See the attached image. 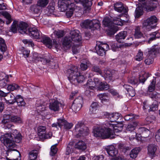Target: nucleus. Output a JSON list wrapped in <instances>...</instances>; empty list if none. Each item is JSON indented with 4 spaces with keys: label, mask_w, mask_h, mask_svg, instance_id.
<instances>
[{
    "label": "nucleus",
    "mask_w": 160,
    "mask_h": 160,
    "mask_svg": "<svg viewBox=\"0 0 160 160\" xmlns=\"http://www.w3.org/2000/svg\"><path fill=\"white\" fill-rule=\"evenodd\" d=\"M42 9L37 4L32 5L30 7V10L31 12L35 14L39 13Z\"/></svg>",
    "instance_id": "obj_36"
},
{
    "label": "nucleus",
    "mask_w": 160,
    "mask_h": 160,
    "mask_svg": "<svg viewBox=\"0 0 160 160\" xmlns=\"http://www.w3.org/2000/svg\"><path fill=\"white\" fill-rule=\"evenodd\" d=\"M29 160H35L37 158L38 152L36 150H32L29 152Z\"/></svg>",
    "instance_id": "obj_40"
},
{
    "label": "nucleus",
    "mask_w": 160,
    "mask_h": 160,
    "mask_svg": "<svg viewBox=\"0 0 160 160\" xmlns=\"http://www.w3.org/2000/svg\"><path fill=\"white\" fill-rule=\"evenodd\" d=\"M10 116L11 115L9 114H4L1 123L6 126L7 124L9 123L10 121Z\"/></svg>",
    "instance_id": "obj_37"
},
{
    "label": "nucleus",
    "mask_w": 160,
    "mask_h": 160,
    "mask_svg": "<svg viewBox=\"0 0 160 160\" xmlns=\"http://www.w3.org/2000/svg\"><path fill=\"white\" fill-rule=\"evenodd\" d=\"M124 21L120 18L118 17H114L113 19V24L119 26L123 25Z\"/></svg>",
    "instance_id": "obj_47"
},
{
    "label": "nucleus",
    "mask_w": 160,
    "mask_h": 160,
    "mask_svg": "<svg viewBox=\"0 0 160 160\" xmlns=\"http://www.w3.org/2000/svg\"><path fill=\"white\" fill-rule=\"evenodd\" d=\"M106 116L107 118L110 120V122L112 123V122H117V120L119 118H121V115L118 113H107Z\"/></svg>",
    "instance_id": "obj_16"
},
{
    "label": "nucleus",
    "mask_w": 160,
    "mask_h": 160,
    "mask_svg": "<svg viewBox=\"0 0 160 160\" xmlns=\"http://www.w3.org/2000/svg\"><path fill=\"white\" fill-rule=\"evenodd\" d=\"M19 88L18 86L15 84H12L8 85L7 87V89L9 91H13Z\"/></svg>",
    "instance_id": "obj_59"
},
{
    "label": "nucleus",
    "mask_w": 160,
    "mask_h": 160,
    "mask_svg": "<svg viewBox=\"0 0 160 160\" xmlns=\"http://www.w3.org/2000/svg\"><path fill=\"white\" fill-rule=\"evenodd\" d=\"M7 19L6 23L7 24H9L12 21L10 15L7 12L2 11L0 12Z\"/></svg>",
    "instance_id": "obj_38"
},
{
    "label": "nucleus",
    "mask_w": 160,
    "mask_h": 160,
    "mask_svg": "<svg viewBox=\"0 0 160 160\" xmlns=\"http://www.w3.org/2000/svg\"><path fill=\"white\" fill-rule=\"evenodd\" d=\"M143 14V10L140 8L138 7L135 11V17L138 18Z\"/></svg>",
    "instance_id": "obj_51"
},
{
    "label": "nucleus",
    "mask_w": 160,
    "mask_h": 160,
    "mask_svg": "<svg viewBox=\"0 0 160 160\" xmlns=\"http://www.w3.org/2000/svg\"><path fill=\"white\" fill-rule=\"evenodd\" d=\"M73 103L82 106L83 103V98L81 96L78 97L74 100Z\"/></svg>",
    "instance_id": "obj_49"
},
{
    "label": "nucleus",
    "mask_w": 160,
    "mask_h": 160,
    "mask_svg": "<svg viewBox=\"0 0 160 160\" xmlns=\"http://www.w3.org/2000/svg\"><path fill=\"white\" fill-rule=\"evenodd\" d=\"M103 24L105 27H107V34L111 36L113 35L118 30V27L115 26L110 19L108 17L105 18L103 21Z\"/></svg>",
    "instance_id": "obj_5"
},
{
    "label": "nucleus",
    "mask_w": 160,
    "mask_h": 160,
    "mask_svg": "<svg viewBox=\"0 0 160 160\" xmlns=\"http://www.w3.org/2000/svg\"><path fill=\"white\" fill-rule=\"evenodd\" d=\"M74 5L70 0H59L58 2V6L61 12H64L68 9Z\"/></svg>",
    "instance_id": "obj_8"
},
{
    "label": "nucleus",
    "mask_w": 160,
    "mask_h": 160,
    "mask_svg": "<svg viewBox=\"0 0 160 160\" xmlns=\"http://www.w3.org/2000/svg\"><path fill=\"white\" fill-rule=\"evenodd\" d=\"M91 71L95 72L98 73L100 75H101L102 74V70L100 68L99 66L96 65H93L92 66L91 68Z\"/></svg>",
    "instance_id": "obj_55"
},
{
    "label": "nucleus",
    "mask_w": 160,
    "mask_h": 160,
    "mask_svg": "<svg viewBox=\"0 0 160 160\" xmlns=\"http://www.w3.org/2000/svg\"><path fill=\"white\" fill-rule=\"evenodd\" d=\"M114 9L119 12H127V8L124 7L123 5L121 2L115 3L114 5Z\"/></svg>",
    "instance_id": "obj_17"
},
{
    "label": "nucleus",
    "mask_w": 160,
    "mask_h": 160,
    "mask_svg": "<svg viewBox=\"0 0 160 160\" xmlns=\"http://www.w3.org/2000/svg\"><path fill=\"white\" fill-rule=\"evenodd\" d=\"M140 150L141 149L140 147L135 148L132 149L129 154L130 158L133 159L136 158Z\"/></svg>",
    "instance_id": "obj_30"
},
{
    "label": "nucleus",
    "mask_w": 160,
    "mask_h": 160,
    "mask_svg": "<svg viewBox=\"0 0 160 160\" xmlns=\"http://www.w3.org/2000/svg\"><path fill=\"white\" fill-rule=\"evenodd\" d=\"M73 144V142H70L67 147L66 151V154L67 155H69L72 152V145Z\"/></svg>",
    "instance_id": "obj_62"
},
{
    "label": "nucleus",
    "mask_w": 160,
    "mask_h": 160,
    "mask_svg": "<svg viewBox=\"0 0 160 160\" xmlns=\"http://www.w3.org/2000/svg\"><path fill=\"white\" fill-rule=\"evenodd\" d=\"M66 75L68 80L71 83V81L76 78L77 76L79 74L78 68L75 66L68 69L66 72Z\"/></svg>",
    "instance_id": "obj_7"
},
{
    "label": "nucleus",
    "mask_w": 160,
    "mask_h": 160,
    "mask_svg": "<svg viewBox=\"0 0 160 160\" xmlns=\"http://www.w3.org/2000/svg\"><path fill=\"white\" fill-rule=\"evenodd\" d=\"M86 85L88 87L91 89L93 90L95 88L96 86L94 82L92 81V79L88 80L86 83Z\"/></svg>",
    "instance_id": "obj_50"
},
{
    "label": "nucleus",
    "mask_w": 160,
    "mask_h": 160,
    "mask_svg": "<svg viewBox=\"0 0 160 160\" xmlns=\"http://www.w3.org/2000/svg\"><path fill=\"white\" fill-rule=\"evenodd\" d=\"M158 19L155 16H152L144 20L142 27L144 30L149 31L154 28L156 25Z\"/></svg>",
    "instance_id": "obj_6"
},
{
    "label": "nucleus",
    "mask_w": 160,
    "mask_h": 160,
    "mask_svg": "<svg viewBox=\"0 0 160 160\" xmlns=\"http://www.w3.org/2000/svg\"><path fill=\"white\" fill-rule=\"evenodd\" d=\"M32 58L33 60L35 61H39V60H41V62H44L45 64L48 62L49 61V60L46 59L42 58L41 56L39 55L36 52L33 53Z\"/></svg>",
    "instance_id": "obj_27"
},
{
    "label": "nucleus",
    "mask_w": 160,
    "mask_h": 160,
    "mask_svg": "<svg viewBox=\"0 0 160 160\" xmlns=\"http://www.w3.org/2000/svg\"><path fill=\"white\" fill-rule=\"evenodd\" d=\"M92 20H86L82 22L81 25L83 28L91 29L92 28Z\"/></svg>",
    "instance_id": "obj_32"
},
{
    "label": "nucleus",
    "mask_w": 160,
    "mask_h": 160,
    "mask_svg": "<svg viewBox=\"0 0 160 160\" xmlns=\"http://www.w3.org/2000/svg\"><path fill=\"white\" fill-rule=\"evenodd\" d=\"M107 126L105 125L102 127H98L95 128L93 131L94 136L96 137H100L103 139L113 138L112 137V132L110 131Z\"/></svg>",
    "instance_id": "obj_2"
},
{
    "label": "nucleus",
    "mask_w": 160,
    "mask_h": 160,
    "mask_svg": "<svg viewBox=\"0 0 160 160\" xmlns=\"http://www.w3.org/2000/svg\"><path fill=\"white\" fill-rule=\"evenodd\" d=\"M160 37V35L159 33H157L156 32H154L150 35L149 40H154L159 38Z\"/></svg>",
    "instance_id": "obj_53"
},
{
    "label": "nucleus",
    "mask_w": 160,
    "mask_h": 160,
    "mask_svg": "<svg viewBox=\"0 0 160 160\" xmlns=\"http://www.w3.org/2000/svg\"><path fill=\"white\" fill-rule=\"evenodd\" d=\"M16 102L19 107L24 106L26 103L22 97L20 95H17L16 96Z\"/></svg>",
    "instance_id": "obj_31"
},
{
    "label": "nucleus",
    "mask_w": 160,
    "mask_h": 160,
    "mask_svg": "<svg viewBox=\"0 0 160 160\" xmlns=\"http://www.w3.org/2000/svg\"><path fill=\"white\" fill-rule=\"evenodd\" d=\"M28 27V25L25 22H21L18 24L17 22L14 21L12 24L10 30L13 33H16L18 30L20 33L23 34L26 32Z\"/></svg>",
    "instance_id": "obj_4"
},
{
    "label": "nucleus",
    "mask_w": 160,
    "mask_h": 160,
    "mask_svg": "<svg viewBox=\"0 0 160 160\" xmlns=\"http://www.w3.org/2000/svg\"><path fill=\"white\" fill-rule=\"evenodd\" d=\"M127 34L126 31L121 32L116 36V39L117 40L124 39L127 36Z\"/></svg>",
    "instance_id": "obj_42"
},
{
    "label": "nucleus",
    "mask_w": 160,
    "mask_h": 160,
    "mask_svg": "<svg viewBox=\"0 0 160 160\" xmlns=\"http://www.w3.org/2000/svg\"><path fill=\"white\" fill-rule=\"evenodd\" d=\"M7 154L6 159L7 160H20L19 158L21 154L17 150L14 149L9 150L7 152Z\"/></svg>",
    "instance_id": "obj_9"
},
{
    "label": "nucleus",
    "mask_w": 160,
    "mask_h": 160,
    "mask_svg": "<svg viewBox=\"0 0 160 160\" xmlns=\"http://www.w3.org/2000/svg\"><path fill=\"white\" fill-rule=\"evenodd\" d=\"M156 7V4L152 2H149L148 3H144L143 6L148 11H152Z\"/></svg>",
    "instance_id": "obj_21"
},
{
    "label": "nucleus",
    "mask_w": 160,
    "mask_h": 160,
    "mask_svg": "<svg viewBox=\"0 0 160 160\" xmlns=\"http://www.w3.org/2000/svg\"><path fill=\"white\" fill-rule=\"evenodd\" d=\"M46 128L45 126H39L38 128V135L41 138L44 135L46 132Z\"/></svg>",
    "instance_id": "obj_35"
},
{
    "label": "nucleus",
    "mask_w": 160,
    "mask_h": 160,
    "mask_svg": "<svg viewBox=\"0 0 160 160\" xmlns=\"http://www.w3.org/2000/svg\"><path fill=\"white\" fill-rule=\"evenodd\" d=\"M143 34L140 31V28L139 26L137 27L135 29V33L134 37L136 39H139L142 37Z\"/></svg>",
    "instance_id": "obj_43"
},
{
    "label": "nucleus",
    "mask_w": 160,
    "mask_h": 160,
    "mask_svg": "<svg viewBox=\"0 0 160 160\" xmlns=\"http://www.w3.org/2000/svg\"><path fill=\"white\" fill-rule=\"evenodd\" d=\"M77 78L71 81V83L74 85H77L79 83L82 82L85 79L83 75H81L79 72V74L77 76Z\"/></svg>",
    "instance_id": "obj_28"
},
{
    "label": "nucleus",
    "mask_w": 160,
    "mask_h": 160,
    "mask_svg": "<svg viewBox=\"0 0 160 160\" xmlns=\"http://www.w3.org/2000/svg\"><path fill=\"white\" fill-rule=\"evenodd\" d=\"M71 41H63L62 46L64 49L67 50L70 48L72 45Z\"/></svg>",
    "instance_id": "obj_44"
},
{
    "label": "nucleus",
    "mask_w": 160,
    "mask_h": 160,
    "mask_svg": "<svg viewBox=\"0 0 160 160\" xmlns=\"http://www.w3.org/2000/svg\"><path fill=\"white\" fill-rule=\"evenodd\" d=\"M69 37H65L64 40H81V37L78 30L72 31Z\"/></svg>",
    "instance_id": "obj_11"
},
{
    "label": "nucleus",
    "mask_w": 160,
    "mask_h": 160,
    "mask_svg": "<svg viewBox=\"0 0 160 160\" xmlns=\"http://www.w3.org/2000/svg\"><path fill=\"white\" fill-rule=\"evenodd\" d=\"M124 88L127 91V94L129 96L132 97L135 95V91L133 87L128 85H124Z\"/></svg>",
    "instance_id": "obj_25"
},
{
    "label": "nucleus",
    "mask_w": 160,
    "mask_h": 160,
    "mask_svg": "<svg viewBox=\"0 0 160 160\" xmlns=\"http://www.w3.org/2000/svg\"><path fill=\"white\" fill-rule=\"evenodd\" d=\"M57 144L52 146L51 148V152H50V154L52 156H54L57 153L58 150V149L56 148Z\"/></svg>",
    "instance_id": "obj_61"
},
{
    "label": "nucleus",
    "mask_w": 160,
    "mask_h": 160,
    "mask_svg": "<svg viewBox=\"0 0 160 160\" xmlns=\"http://www.w3.org/2000/svg\"><path fill=\"white\" fill-rule=\"evenodd\" d=\"M158 103L156 101L154 102L150 106L149 111H155L158 109Z\"/></svg>",
    "instance_id": "obj_57"
},
{
    "label": "nucleus",
    "mask_w": 160,
    "mask_h": 160,
    "mask_svg": "<svg viewBox=\"0 0 160 160\" xmlns=\"http://www.w3.org/2000/svg\"><path fill=\"white\" fill-rule=\"evenodd\" d=\"M105 149L108 154L111 157H114L118 154L117 150L113 146L111 145L107 147Z\"/></svg>",
    "instance_id": "obj_19"
},
{
    "label": "nucleus",
    "mask_w": 160,
    "mask_h": 160,
    "mask_svg": "<svg viewBox=\"0 0 160 160\" xmlns=\"http://www.w3.org/2000/svg\"><path fill=\"white\" fill-rule=\"evenodd\" d=\"M61 105V103L58 101L54 100L50 103L49 108L51 110L54 112L58 111L59 110Z\"/></svg>",
    "instance_id": "obj_15"
},
{
    "label": "nucleus",
    "mask_w": 160,
    "mask_h": 160,
    "mask_svg": "<svg viewBox=\"0 0 160 160\" xmlns=\"http://www.w3.org/2000/svg\"><path fill=\"white\" fill-rule=\"evenodd\" d=\"M150 75L148 72H142L140 75L139 80L140 82L144 83L147 78L150 76Z\"/></svg>",
    "instance_id": "obj_34"
},
{
    "label": "nucleus",
    "mask_w": 160,
    "mask_h": 160,
    "mask_svg": "<svg viewBox=\"0 0 160 160\" xmlns=\"http://www.w3.org/2000/svg\"><path fill=\"white\" fill-rule=\"evenodd\" d=\"M37 106V110L40 114H42V112L46 110V104L45 102L41 104L39 106Z\"/></svg>",
    "instance_id": "obj_45"
},
{
    "label": "nucleus",
    "mask_w": 160,
    "mask_h": 160,
    "mask_svg": "<svg viewBox=\"0 0 160 160\" xmlns=\"http://www.w3.org/2000/svg\"><path fill=\"white\" fill-rule=\"evenodd\" d=\"M82 106L78 105L75 103H72L71 108L72 110L75 112L79 111L82 108Z\"/></svg>",
    "instance_id": "obj_63"
},
{
    "label": "nucleus",
    "mask_w": 160,
    "mask_h": 160,
    "mask_svg": "<svg viewBox=\"0 0 160 160\" xmlns=\"http://www.w3.org/2000/svg\"><path fill=\"white\" fill-rule=\"evenodd\" d=\"M41 42L45 45L48 48H51L53 46L57 48L58 46V44L56 41H41Z\"/></svg>",
    "instance_id": "obj_23"
},
{
    "label": "nucleus",
    "mask_w": 160,
    "mask_h": 160,
    "mask_svg": "<svg viewBox=\"0 0 160 160\" xmlns=\"http://www.w3.org/2000/svg\"><path fill=\"white\" fill-rule=\"evenodd\" d=\"M156 82L155 80L153 79L148 87V90L149 92H152L154 90Z\"/></svg>",
    "instance_id": "obj_54"
},
{
    "label": "nucleus",
    "mask_w": 160,
    "mask_h": 160,
    "mask_svg": "<svg viewBox=\"0 0 160 160\" xmlns=\"http://www.w3.org/2000/svg\"><path fill=\"white\" fill-rule=\"evenodd\" d=\"M138 132L144 138H146L148 137L150 133L149 130L144 127L139 128Z\"/></svg>",
    "instance_id": "obj_22"
},
{
    "label": "nucleus",
    "mask_w": 160,
    "mask_h": 160,
    "mask_svg": "<svg viewBox=\"0 0 160 160\" xmlns=\"http://www.w3.org/2000/svg\"><path fill=\"white\" fill-rule=\"evenodd\" d=\"M48 2V0H38L37 4L42 9L46 7Z\"/></svg>",
    "instance_id": "obj_41"
},
{
    "label": "nucleus",
    "mask_w": 160,
    "mask_h": 160,
    "mask_svg": "<svg viewBox=\"0 0 160 160\" xmlns=\"http://www.w3.org/2000/svg\"><path fill=\"white\" fill-rule=\"evenodd\" d=\"M4 74V73H0V87H4L7 85V82L8 81V76H5V78H1V76Z\"/></svg>",
    "instance_id": "obj_33"
},
{
    "label": "nucleus",
    "mask_w": 160,
    "mask_h": 160,
    "mask_svg": "<svg viewBox=\"0 0 160 160\" xmlns=\"http://www.w3.org/2000/svg\"><path fill=\"white\" fill-rule=\"evenodd\" d=\"M158 52V50L154 47H152L149 51V56L152 58L148 57L144 61L145 63L147 65H150L152 63L153 61V58L155 57L156 54Z\"/></svg>",
    "instance_id": "obj_12"
},
{
    "label": "nucleus",
    "mask_w": 160,
    "mask_h": 160,
    "mask_svg": "<svg viewBox=\"0 0 160 160\" xmlns=\"http://www.w3.org/2000/svg\"><path fill=\"white\" fill-rule=\"evenodd\" d=\"M75 147L78 149L83 151L86 149L87 146L84 142L82 141H79L76 143Z\"/></svg>",
    "instance_id": "obj_26"
},
{
    "label": "nucleus",
    "mask_w": 160,
    "mask_h": 160,
    "mask_svg": "<svg viewBox=\"0 0 160 160\" xmlns=\"http://www.w3.org/2000/svg\"><path fill=\"white\" fill-rule=\"evenodd\" d=\"M90 63L87 59H84L82 61L80 64L81 69L82 70H86L88 67Z\"/></svg>",
    "instance_id": "obj_29"
},
{
    "label": "nucleus",
    "mask_w": 160,
    "mask_h": 160,
    "mask_svg": "<svg viewBox=\"0 0 160 160\" xmlns=\"http://www.w3.org/2000/svg\"><path fill=\"white\" fill-rule=\"evenodd\" d=\"M5 99L7 102L11 104H13L16 102V97L11 92L7 93Z\"/></svg>",
    "instance_id": "obj_20"
},
{
    "label": "nucleus",
    "mask_w": 160,
    "mask_h": 160,
    "mask_svg": "<svg viewBox=\"0 0 160 160\" xmlns=\"http://www.w3.org/2000/svg\"><path fill=\"white\" fill-rule=\"evenodd\" d=\"M66 12V15L68 18H70L72 16L73 14V12L74 10L73 6L70 7L68 9Z\"/></svg>",
    "instance_id": "obj_60"
},
{
    "label": "nucleus",
    "mask_w": 160,
    "mask_h": 160,
    "mask_svg": "<svg viewBox=\"0 0 160 160\" xmlns=\"http://www.w3.org/2000/svg\"><path fill=\"white\" fill-rule=\"evenodd\" d=\"M7 47L4 41H0V50L2 52H5L7 49Z\"/></svg>",
    "instance_id": "obj_64"
},
{
    "label": "nucleus",
    "mask_w": 160,
    "mask_h": 160,
    "mask_svg": "<svg viewBox=\"0 0 160 160\" xmlns=\"http://www.w3.org/2000/svg\"><path fill=\"white\" fill-rule=\"evenodd\" d=\"M143 58V52L140 50L138 51V52L135 57V59L138 61H141Z\"/></svg>",
    "instance_id": "obj_58"
},
{
    "label": "nucleus",
    "mask_w": 160,
    "mask_h": 160,
    "mask_svg": "<svg viewBox=\"0 0 160 160\" xmlns=\"http://www.w3.org/2000/svg\"><path fill=\"white\" fill-rule=\"evenodd\" d=\"M10 119L11 122L14 123H21L22 122L21 118L17 116L11 115Z\"/></svg>",
    "instance_id": "obj_48"
},
{
    "label": "nucleus",
    "mask_w": 160,
    "mask_h": 160,
    "mask_svg": "<svg viewBox=\"0 0 160 160\" xmlns=\"http://www.w3.org/2000/svg\"><path fill=\"white\" fill-rule=\"evenodd\" d=\"M99 86V89L100 90H107L109 88V85L106 83L104 82H101Z\"/></svg>",
    "instance_id": "obj_56"
},
{
    "label": "nucleus",
    "mask_w": 160,
    "mask_h": 160,
    "mask_svg": "<svg viewBox=\"0 0 160 160\" xmlns=\"http://www.w3.org/2000/svg\"><path fill=\"white\" fill-rule=\"evenodd\" d=\"M12 134L6 133L2 135L0 137L1 142L7 148H10L13 147L15 145V143L12 139L13 138L18 139L19 140L21 138V134L18 132L16 129L12 131Z\"/></svg>",
    "instance_id": "obj_1"
},
{
    "label": "nucleus",
    "mask_w": 160,
    "mask_h": 160,
    "mask_svg": "<svg viewBox=\"0 0 160 160\" xmlns=\"http://www.w3.org/2000/svg\"><path fill=\"white\" fill-rule=\"evenodd\" d=\"M158 148L157 146L154 144H149L148 147V154L151 158L156 156V152Z\"/></svg>",
    "instance_id": "obj_14"
},
{
    "label": "nucleus",
    "mask_w": 160,
    "mask_h": 160,
    "mask_svg": "<svg viewBox=\"0 0 160 160\" xmlns=\"http://www.w3.org/2000/svg\"><path fill=\"white\" fill-rule=\"evenodd\" d=\"M105 125L107 126V128H108L110 130V131H112V137H113L114 133L115 132H121V131L119 130L118 127H116V126L113 124L110 123V122H107L105 123Z\"/></svg>",
    "instance_id": "obj_18"
},
{
    "label": "nucleus",
    "mask_w": 160,
    "mask_h": 160,
    "mask_svg": "<svg viewBox=\"0 0 160 160\" xmlns=\"http://www.w3.org/2000/svg\"><path fill=\"white\" fill-rule=\"evenodd\" d=\"M104 77L106 81L108 82L113 80V79H118L119 78V74L117 71L112 70L111 72L107 71L105 73Z\"/></svg>",
    "instance_id": "obj_10"
},
{
    "label": "nucleus",
    "mask_w": 160,
    "mask_h": 160,
    "mask_svg": "<svg viewBox=\"0 0 160 160\" xmlns=\"http://www.w3.org/2000/svg\"><path fill=\"white\" fill-rule=\"evenodd\" d=\"M25 33H28L32 38L38 39L39 38L40 33L38 30L35 27H31L28 28V30Z\"/></svg>",
    "instance_id": "obj_13"
},
{
    "label": "nucleus",
    "mask_w": 160,
    "mask_h": 160,
    "mask_svg": "<svg viewBox=\"0 0 160 160\" xmlns=\"http://www.w3.org/2000/svg\"><path fill=\"white\" fill-rule=\"evenodd\" d=\"M98 105L97 102H93L91 105L89 109V113L91 114H96L98 112Z\"/></svg>",
    "instance_id": "obj_24"
},
{
    "label": "nucleus",
    "mask_w": 160,
    "mask_h": 160,
    "mask_svg": "<svg viewBox=\"0 0 160 160\" xmlns=\"http://www.w3.org/2000/svg\"><path fill=\"white\" fill-rule=\"evenodd\" d=\"M89 132L88 128L85 126L83 122H79L75 126L74 133L76 138H78L88 135Z\"/></svg>",
    "instance_id": "obj_3"
},
{
    "label": "nucleus",
    "mask_w": 160,
    "mask_h": 160,
    "mask_svg": "<svg viewBox=\"0 0 160 160\" xmlns=\"http://www.w3.org/2000/svg\"><path fill=\"white\" fill-rule=\"evenodd\" d=\"M100 25L99 21L97 20H93L92 21V28H93L96 29L100 28Z\"/></svg>",
    "instance_id": "obj_52"
},
{
    "label": "nucleus",
    "mask_w": 160,
    "mask_h": 160,
    "mask_svg": "<svg viewBox=\"0 0 160 160\" xmlns=\"http://www.w3.org/2000/svg\"><path fill=\"white\" fill-rule=\"evenodd\" d=\"M92 0H83L82 4L83 7L87 8L90 7L92 4Z\"/></svg>",
    "instance_id": "obj_46"
},
{
    "label": "nucleus",
    "mask_w": 160,
    "mask_h": 160,
    "mask_svg": "<svg viewBox=\"0 0 160 160\" xmlns=\"http://www.w3.org/2000/svg\"><path fill=\"white\" fill-rule=\"evenodd\" d=\"M138 122L137 121H134L128 124L127 128L128 131H132L135 129V127L138 125Z\"/></svg>",
    "instance_id": "obj_39"
}]
</instances>
